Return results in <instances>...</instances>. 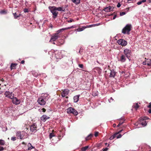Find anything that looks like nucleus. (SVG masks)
<instances>
[{
  "instance_id": "obj_23",
  "label": "nucleus",
  "mask_w": 151,
  "mask_h": 151,
  "mask_svg": "<svg viewBox=\"0 0 151 151\" xmlns=\"http://www.w3.org/2000/svg\"><path fill=\"white\" fill-rule=\"evenodd\" d=\"M21 132H17V135L18 137H20V139H22L23 138V137L21 135Z\"/></svg>"
},
{
  "instance_id": "obj_43",
  "label": "nucleus",
  "mask_w": 151,
  "mask_h": 151,
  "mask_svg": "<svg viewBox=\"0 0 151 151\" xmlns=\"http://www.w3.org/2000/svg\"><path fill=\"white\" fill-rule=\"evenodd\" d=\"M121 4L120 3H118L117 5V7L119 8L121 6Z\"/></svg>"
},
{
  "instance_id": "obj_45",
  "label": "nucleus",
  "mask_w": 151,
  "mask_h": 151,
  "mask_svg": "<svg viewBox=\"0 0 151 151\" xmlns=\"http://www.w3.org/2000/svg\"><path fill=\"white\" fill-rule=\"evenodd\" d=\"M147 107L151 109V103H150L149 104V105L147 106Z\"/></svg>"
},
{
  "instance_id": "obj_4",
  "label": "nucleus",
  "mask_w": 151,
  "mask_h": 151,
  "mask_svg": "<svg viewBox=\"0 0 151 151\" xmlns=\"http://www.w3.org/2000/svg\"><path fill=\"white\" fill-rule=\"evenodd\" d=\"M67 112L68 113H72L75 115H77L78 114L77 111L74 108L70 107L67 109Z\"/></svg>"
},
{
  "instance_id": "obj_25",
  "label": "nucleus",
  "mask_w": 151,
  "mask_h": 151,
  "mask_svg": "<svg viewBox=\"0 0 151 151\" xmlns=\"http://www.w3.org/2000/svg\"><path fill=\"white\" fill-rule=\"evenodd\" d=\"M146 0H142L141 1H139L137 3V4L138 5H139L142 4V3H144L146 2Z\"/></svg>"
},
{
  "instance_id": "obj_50",
  "label": "nucleus",
  "mask_w": 151,
  "mask_h": 151,
  "mask_svg": "<svg viewBox=\"0 0 151 151\" xmlns=\"http://www.w3.org/2000/svg\"><path fill=\"white\" fill-rule=\"evenodd\" d=\"M90 25L91 26V27L95 26V24H93Z\"/></svg>"
},
{
  "instance_id": "obj_21",
  "label": "nucleus",
  "mask_w": 151,
  "mask_h": 151,
  "mask_svg": "<svg viewBox=\"0 0 151 151\" xmlns=\"http://www.w3.org/2000/svg\"><path fill=\"white\" fill-rule=\"evenodd\" d=\"M133 107L137 110L139 107V106L137 103H136L134 104Z\"/></svg>"
},
{
  "instance_id": "obj_31",
  "label": "nucleus",
  "mask_w": 151,
  "mask_h": 151,
  "mask_svg": "<svg viewBox=\"0 0 151 151\" xmlns=\"http://www.w3.org/2000/svg\"><path fill=\"white\" fill-rule=\"evenodd\" d=\"M55 136V134L53 133H50L49 135V137L50 139H51L52 137Z\"/></svg>"
},
{
  "instance_id": "obj_36",
  "label": "nucleus",
  "mask_w": 151,
  "mask_h": 151,
  "mask_svg": "<svg viewBox=\"0 0 151 151\" xmlns=\"http://www.w3.org/2000/svg\"><path fill=\"white\" fill-rule=\"evenodd\" d=\"M99 132H95L94 134V135L95 137H97L98 136Z\"/></svg>"
},
{
  "instance_id": "obj_37",
  "label": "nucleus",
  "mask_w": 151,
  "mask_h": 151,
  "mask_svg": "<svg viewBox=\"0 0 151 151\" xmlns=\"http://www.w3.org/2000/svg\"><path fill=\"white\" fill-rule=\"evenodd\" d=\"M16 137H12L11 138V140L13 141H15L16 140Z\"/></svg>"
},
{
  "instance_id": "obj_5",
  "label": "nucleus",
  "mask_w": 151,
  "mask_h": 151,
  "mask_svg": "<svg viewBox=\"0 0 151 151\" xmlns=\"http://www.w3.org/2000/svg\"><path fill=\"white\" fill-rule=\"evenodd\" d=\"M4 95L5 97L11 99L14 97V94L12 92H10L9 91H6L4 93Z\"/></svg>"
},
{
  "instance_id": "obj_17",
  "label": "nucleus",
  "mask_w": 151,
  "mask_h": 151,
  "mask_svg": "<svg viewBox=\"0 0 151 151\" xmlns=\"http://www.w3.org/2000/svg\"><path fill=\"white\" fill-rule=\"evenodd\" d=\"M79 95H76L74 97L73 100L74 102H78L79 100Z\"/></svg>"
},
{
  "instance_id": "obj_3",
  "label": "nucleus",
  "mask_w": 151,
  "mask_h": 151,
  "mask_svg": "<svg viewBox=\"0 0 151 151\" xmlns=\"http://www.w3.org/2000/svg\"><path fill=\"white\" fill-rule=\"evenodd\" d=\"M131 27L132 26L131 24H127L123 29L122 30V32L124 34H129V32L131 30Z\"/></svg>"
},
{
  "instance_id": "obj_47",
  "label": "nucleus",
  "mask_w": 151,
  "mask_h": 151,
  "mask_svg": "<svg viewBox=\"0 0 151 151\" xmlns=\"http://www.w3.org/2000/svg\"><path fill=\"white\" fill-rule=\"evenodd\" d=\"M95 24V26H99L101 24L100 23H98V24Z\"/></svg>"
},
{
  "instance_id": "obj_62",
  "label": "nucleus",
  "mask_w": 151,
  "mask_h": 151,
  "mask_svg": "<svg viewBox=\"0 0 151 151\" xmlns=\"http://www.w3.org/2000/svg\"><path fill=\"white\" fill-rule=\"evenodd\" d=\"M127 0L128 1H131V0Z\"/></svg>"
},
{
  "instance_id": "obj_61",
  "label": "nucleus",
  "mask_w": 151,
  "mask_h": 151,
  "mask_svg": "<svg viewBox=\"0 0 151 151\" xmlns=\"http://www.w3.org/2000/svg\"><path fill=\"white\" fill-rule=\"evenodd\" d=\"M53 44H55V42H53Z\"/></svg>"
},
{
  "instance_id": "obj_20",
  "label": "nucleus",
  "mask_w": 151,
  "mask_h": 151,
  "mask_svg": "<svg viewBox=\"0 0 151 151\" xmlns=\"http://www.w3.org/2000/svg\"><path fill=\"white\" fill-rule=\"evenodd\" d=\"M65 30H67L66 28H62L58 30L56 32L58 34L60 33L61 32Z\"/></svg>"
},
{
  "instance_id": "obj_48",
  "label": "nucleus",
  "mask_w": 151,
  "mask_h": 151,
  "mask_svg": "<svg viewBox=\"0 0 151 151\" xmlns=\"http://www.w3.org/2000/svg\"><path fill=\"white\" fill-rule=\"evenodd\" d=\"M84 27H86L85 28V29L86 28H90V27H91V26H90V25H88V26H84Z\"/></svg>"
},
{
  "instance_id": "obj_22",
  "label": "nucleus",
  "mask_w": 151,
  "mask_h": 151,
  "mask_svg": "<svg viewBox=\"0 0 151 151\" xmlns=\"http://www.w3.org/2000/svg\"><path fill=\"white\" fill-rule=\"evenodd\" d=\"M73 3L76 4H79L80 2V0H71Z\"/></svg>"
},
{
  "instance_id": "obj_29",
  "label": "nucleus",
  "mask_w": 151,
  "mask_h": 151,
  "mask_svg": "<svg viewBox=\"0 0 151 151\" xmlns=\"http://www.w3.org/2000/svg\"><path fill=\"white\" fill-rule=\"evenodd\" d=\"M5 143V141L4 140L2 139H0V145H4Z\"/></svg>"
},
{
  "instance_id": "obj_59",
  "label": "nucleus",
  "mask_w": 151,
  "mask_h": 151,
  "mask_svg": "<svg viewBox=\"0 0 151 151\" xmlns=\"http://www.w3.org/2000/svg\"><path fill=\"white\" fill-rule=\"evenodd\" d=\"M50 27H51V28H52V26H50Z\"/></svg>"
},
{
  "instance_id": "obj_42",
  "label": "nucleus",
  "mask_w": 151,
  "mask_h": 151,
  "mask_svg": "<svg viewBox=\"0 0 151 151\" xmlns=\"http://www.w3.org/2000/svg\"><path fill=\"white\" fill-rule=\"evenodd\" d=\"M24 12L25 13L27 12H28V9H24Z\"/></svg>"
},
{
  "instance_id": "obj_56",
  "label": "nucleus",
  "mask_w": 151,
  "mask_h": 151,
  "mask_svg": "<svg viewBox=\"0 0 151 151\" xmlns=\"http://www.w3.org/2000/svg\"><path fill=\"white\" fill-rule=\"evenodd\" d=\"M122 131V130H121L119 131L118 133H116V134H118L119 133L121 132Z\"/></svg>"
},
{
  "instance_id": "obj_30",
  "label": "nucleus",
  "mask_w": 151,
  "mask_h": 151,
  "mask_svg": "<svg viewBox=\"0 0 151 151\" xmlns=\"http://www.w3.org/2000/svg\"><path fill=\"white\" fill-rule=\"evenodd\" d=\"M88 146H86L82 147L81 149L82 151H85L88 148Z\"/></svg>"
},
{
  "instance_id": "obj_16",
  "label": "nucleus",
  "mask_w": 151,
  "mask_h": 151,
  "mask_svg": "<svg viewBox=\"0 0 151 151\" xmlns=\"http://www.w3.org/2000/svg\"><path fill=\"white\" fill-rule=\"evenodd\" d=\"M50 117L49 116L45 115H43L41 117V120L43 122H45Z\"/></svg>"
},
{
  "instance_id": "obj_9",
  "label": "nucleus",
  "mask_w": 151,
  "mask_h": 151,
  "mask_svg": "<svg viewBox=\"0 0 151 151\" xmlns=\"http://www.w3.org/2000/svg\"><path fill=\"white\" fill-rule=\"evenodd\" d=\"M37 127L35 124H33L30 127V130L32 132H35L37 131Z\"/></svg>"
},
{
  "instance_id": "obj_51",
  "label": "nucleus",
  "mask_w": 151,
  "mask_h": 151,
  "mask_svg": "<svg viewBox=\"0 0 151 151\" xmlns=\"http://www.w3.org/2000/svg\"><path fill=\"white\" fill-rule=\"evenodd\" d=\"M123 123V122H122L121 123H119L118 125H117V126L119 127Z\"/></svg>"
},
{
  "instance_id": "obj_39",
  "label": "nucleus",
  "mask_w": 151,
  "mask_h": 151,
  "mask_svg": "<svg viewBox=\"0 0 151 151\" xmlns=\"http://www.w3.org/2000/svg\"><path fill=\"white\" fill-rule=\"evenodd\" d=\"M78 66L81 68H83V65L82 64H79Z\"/></svg>"
},
{
  "instance_id": "obj_15",
  "label": "nucleus",
  "mask_w": 151,
  "mask_h": 151,
  "mask_svg": "<svg viewBox=\"0 0 151 151\" xmlns=\"http://www.w3.org/2000/svg\"><path fill=\"white\" fill-rule=\"evenodd\" d=\"M113 8L112 6H108L105 8L104 11L106 12H109L113 10Z\"/></svg>"
},
{
  "instance_id": "obj_33",
  "label": "nucleus",
  "mask_w": 151,
  "mask_h": 151,
  "mask_svg": "<svg viewBox=\"0 0 151 151\" xmlns=\"http://www.w3.org/2000/svg\"><path fill=\"white\" fill-rule=\"evenodd\" d=\"M75 27H74L73 26H71L70 27H66V28L67 29H71L72 28H74Z\"/></svg>"
},
{
  "instance_id": "obj_60",
  "label": "nucleus",
  "mask_w": 151,
  "mask_h": 151,
  "mask_svg": "<svg viewBox=\"0 0 151 151\" xmlns=\"http://www.w3.org/2000/svg\"><path fill=\"white\" fill-rule=\"evenodd\" d=\"M80 50L79 51V53H80Z\"/></svg>"
},
{
  "instance_id": "obj_44",
  "label": "nucleus",
  "mask_w": 151,
  "mask_h": 151,
  "mask_svg": "<svg viewBox=\"0 0 151 151\" xmlns=\"http://www.w3.org/2000/svg\"><path fill=\"white\" fill-rule=\"evenodd\" d=\"M67 21L68 22L70 23L72 22L73 21V20L72 19H71L70 20H68Z\"/></svg>"
},
{
  "instance_id": "obj_24",
  "label": "nucleus",
  "mask_w": 151,
  "mask_h": 151,
  "mask_svg": "<svg viewBox=\"0 0 151 151\" xmlns=\"http://www.w3.org/2000/svg\"><path fill=\"white\" fill-rule=\"evenodd\" d=\"M93 136L92 134H89L86 138V140H88L90 139H91V137H92Z\"/></svg>"
},
{
  "instance_id": "obj_18",
  "label": "nucleus",
  "mask_w": 151,
  "mask_h": 151,
  "mask_svg": "<svg viewBox=\"0 0 151 151\" xmlns=\"http://www.w3.org/2000/svg\"><path fill=\"white\" fill-rule=\"evenodd\" d=\"M115 73L114 70H111L110 73V76L111 77L114 78L115 75Z\"/></svg>"
},
{
  "instance_id": "obj_63",
  "label": "nucleus",
  "mask_w": 151,
  "mask_h": 151,
  "mask_svg": "<svg viewBox=\"0 0 151 151\" xmlns=\"http://www.w3.org/2000/svg\"><path fill=\"white\" fill-rule=\"evenodd\" d=\"M111 99H112V98H111Z\"/></svg>"
},
{
  "instance_id": "obj_38",
  "label": "nucleus",
  "mask_w": 151,
  "mask_h": 151,
  "mask_svg": "<svg viewBox=\"0 0 151 151\" xmlns=\"http://www.w3.org/2000/svg\"><path fill=\"white\" fill-rule=\"evenodd\" d=\"M122 136V135L121 134H119L118 135L116 136V138L117 139L121 138Z\"/></svg>"
},
{
  "instance_id": "obj_2",
  "label": "nucleus",
  "mask_w": 151,
  "mask_h": 151,
  "mask_svg": "<svg viewBox=\"0 0 151 151\" xmlns=\"http://www.w3.org/2000/svg\"><path fill=\"white\" fill-rule=\"evenodd\" d=\"M48 9L53 15L52 17L55 19L58 14V12L56 9V7L55 6H49Z\"/></svg>"
},
{
  "instance_id": "obj_32",
  "label": "nucleus",
  "mask_w": 151,
  "mask_h": 151,
  "mask_svg": "<svg viewBox=\"0 0 151 151\" xmlns=\"http://www.w3.org/2000/svg\"><path fill=\"white\" fill-rule=\"evenodd\" d=\"M126 14L125 12H121L120 13V16H122L125 14Z\"/></svg>"
},
{
  "instance_id": "obj_11",
  "label": "nucleus",
  "mask_w": 151,
  "mask_h": 151,
  "mask_svg": "<svg viewBox=\"0 0 151 151\" xmlns=\"http://www.w3.org/2000/svg\"><path fill=\"white\" fill-rule=\"evenodd\" d=\"M149 119V118L148 117H147L146 116H145V117H141V119H140L141 121H142V120L144 121L143 122H142L141 123V124L142 126H145L147 125V123L146 121L145 120H147V119Z\"/></svg>"
},
{
  "instance_id": "obj_14",
  "label": "nucleus",
  "mask_w": 151,
  "mask_h": 151,
  "mask_svg": "<svg viewBox=\"0 0 151 151\" xmlns=\"http://www.w3.org/2000/svg\"><path fill=\"white\" fill-rule=\"evenodd\" d=\"M126 58L125 55H122L121 56L119 60L120 61L122 62H124L126 61Z\"/></svg>"
},
{
  "instance_id": "obj_6",
  "label": "nucleus",
  "mask_w": 151,
  "mask_h": 151,
  "mask_svg": "<svg viewBox=\"0 0 151 151\" xmlns=\"http://www.w3.org/2000/svg\"><path fill=\"white\" fill-rule=\"evenodd\" d=\"M124 53L126 57L129 59L131 55V51L128 49H126L124 51Z\"/></svg>"
},
{
  "instance_id": "obj_35",
  "label": "nucleus",
  "mask_w": 151,
  "mask_h": 151,
  "mask_svg": "<svg viewBox=\"0 0 151 151\" xmlns=\"http://www.w3.org/2000/svg\"><path fill=\"white\" fill-rule=\"evenodd\" d=\"M29 144L31 145V146L28 148V150H31L32 149L34 148V147L31 145V144L30 143Z\"/></svg>"
},
{
  "instance_id": "obj_54",
  "label": "nucleus",
  "mask_w": 151,
  "mask_h": 151,
  "mask_svg": "<svg viewBox=\"0 0 151 151\" xmlns=\"http://www.w3.org/2000/svg\"><path fill=\"white\" fill-rule=\"evenodd\" d=\"M148 112L149 113H151V109H150L148 111Z\"/></svg>"
},
{
  "instance_id": "obj_12",
  "label": "nucleus",
  "mask_w": 151,
  "mask_h": 151,
  "mask_svg": "<svg viewBox=\"0 0 151 151\" xmlns=\"http://www.w3.org/2000/svg\"><path fill=\"white\" fill-rule=\"evenodd\" d=\"M143 65H147L151 67V59H147L145 62H143Z\"/></svg>"
},
{
  "instance_id": "obj_1",
  "label": "nucleus",
  "mask_w": 151,
  "mask_h": 151,
  "mask_svg": "<svg viewBox=\"0 0 151 151\" xmlns=\"http://www.w3.org/2000/svg\"><path fill=\"white\" fill-rule=\"evenodd\" d=\"M48 95L47 93H45L42 95L38 99L37 102L38 104L41 105H45L46 101L48 100Z\"/></svg>"
},
{
  "instance_id": "obj_27",
  "label": "nucleus",
  "mask_w": 151,
  "mask_h": 151,
  "mask_svg": "<svg viewBox=\"0 0 151 151\" xmlns=\"http://www.w3.org/2000/svg\"><path fill=\"white\" fill-rule=\"evenodd\" d=\"M56 9L57 11H64V9H63V8L61 7H56Z\"/></svg>"
},
{
  "instance_id": "obj_55",
  "label": "nucleus",
  "mask_w": 151,
  "mask_h": 151,
  "mask_svg": "<svg viewBox=\"0 0 151 151\" xmlns=\"http://www.w3.org/2000/svg\"><path fill=\"white\" fill-rule=\"evenodd\" d=\"M24 60H22V61H21V63L22 64H24Z\"/></svg>"
},
{
  "instance_id": "obj_8",
  "label": "nucleus",
  "mask_w": 151,
  "mask_h": 151,
  "mask_svg": "<svg viewBox=\"0 0 151 151\" xmlns=\"http://www.w3.org/2000/svg\"><path fill=\"white\" fill-rule=\"evenodd\" d=\"M58 34L57 33H55L51 36L50 42H51V41H55L58 39Z\"/></svg>"
},
{
  "instance_id": "obj_64",
  "label": "nucleus",
  "mask_w": 151,
  "mask_h": 151,
  "mask_svg": "<svg viewBox=\"0 0 151 151\" xmlns=\"http://www.w3.org/2000/svg\"><path fill=\"white\" fill-rule=\"evenodd\" d=\"M150 103H151V102Z\"/></svg>"
},
{
  "instance_id": "obj_10",
  "label": "nucleus",
  "mask_w": 151,
  "mask_h": 151,
  "mask_svg": "<svg viewBox=\"0 0 151 151\" xmlns=\"http://www.w3.org/2000/svg\"><path fill=\"white\" fill-rule=\"evenodd\" d=\"M12 99V103L16 104L17 105L19 104L21 102V101L19 99H18L16 97H14Z\"/></svg>"
},
{
  "instance_id": "obj_7",
  "label": "nucleus",
  "mask_w": 151,
  "mask_h": 151,
  "mask_svg": "<svg viewBox=\"0 0 151 151\" xmlns=\"http://www.w3.org/2000/svg\"><path fill=\"white\" fill-rule=\"evenodd\" d=\"M117 43L120 45L123 46H125L127 44V42L125 40L123 39H120L117 41Z\"/></svg>"
},
{
  "instance_id": "obj_46",
  "label": "nucleus",
  "mask_w": 151,
  "mask_h": 151,
  "mask_svg": "<svg viewBox=\"0 0 151 151\" xmlns=\"http://www.w3.org/2000/svg\"><path fill=\"white\" fill-rule=\"evenodd\" d=\"M108 150V149L107 148H104L102 149L103 151H107Z\"/></svg>"
},
{
  "instance_id": "obj_28",
  "label": "nucleus",
  "mask_w": 151,
  "mask_h": 151,
  "mask_svg": "<svg viewBox=\"0 0 151 151\" xmlns=\"http://www.w3.org/2000/svg\"><path fill=\"white\" fill-rule=\"evenodd\" d=\"M117 134H115L111 136L109 138L110 140H112L114 138L116 137V135Z\"/></svg>"
},
{
  "instance_id": "obj_13",
  "label": "nucleus",
  "mask_w": 151,
  "mask_h": 151,
  "mask_svg": "<svg viewBox=\"0 0 151 151\" xmlns=\"http://www.w3.org/2000/svg\"><path fill=\"white\" fill-rule=\"evenodd\" d=\"M69 90L68 89H65L61 93L62 96L64 97L67 96L69 93Z\"/></svg>"
},
{
  "instance_id": "obj_40",
  "label": "nucleus",
  "mask_w": 151,
  "mask_h": 151,
  "mask_svg": "<svg viewBox=\"0 0 151 151\" xmlns=\"http://www.w3.org/2000/svg\"><path fill=\"white\" fill-rule=\"evenodd\" d=\"M6 13V12L4 11H2L0 12V14H4Z\"/></svg>"
},
{
  "instance_id": "obj_41",
  "label": "nucleus",
  "mask_w": 151,
  "mask_h": 151,
  "mask_svg": "<svg viewBox=\"0 0 151 151\" xmlns=\"http://www.w3.org/2000/svg\"><path fill=\"white\" fill-rule=\"evenodd\" d=\"M16 15V13H15L14 14V17L15 18H17V17H19V16H17Z\"/></svg>"
},
{
  "instance_id": "obj_52",
  "label": "nucleus",
  "mask_w": 151,
  "mask_h": 151,
  "mask_svg": "<svg viewBox=\"0 0 151 151\" xmlns=\"http://www.w3.org/2000/svg\"><path fill=\"white\" fill-rule=\"evenodd\" d=\"M116 15H115L114 16V17H113V19H115L116 18Z\"/></svg>"
},
{
  "instance_id": "obj_26",
  "label": "nucleus",
  "mask_w": 151,
  "mask_h": 151,
  "mask_svg": "<svg viewBox=\"0 0 151 151\" xmlns=\"http://www.w3.org/2000/svg\"><path fill=\"white\" fill-rule=\"evenodd\" d=\"M17 64H14L12 63L11 64V69H14L15 68V67L17 65Z\"/></svg>"
},
{
  "instance_id": "obj_53",
  "label": "nucleus",
  "mask_w": 151,
  "mask_h": 151,
  "mask_svg": "<svg viewBox=\"0 0 151 151\" xmlns=\"http://www.w3.org/2000/svg\"><path fill=\"white\" fill-rule=\"evenodd\" d=\"M42 110L43 112H45L46 111V109L44 108H43Z\"/></svg>"
},
{
  "instance_id": "obj_34",
  "label": "nucleus",
  "mask_w": 151,
  "mask_h": 151,
  "mask_svg": "<svg viewBox=\"0 0 151 151\" xmlns=\"http://www.w3.org/2000/svg\"><path fill=\"white\" fill-rule=\"evenodd\" d=\"M129 8L128 7L127 8L124 9V11H125V12H126V13H127L129 10Z\"/></svg>"
},
{
  "instance_id": "obj_57",
  "label": "nucleus",
  "mask_w": 151,
  "mask_h": 151,
  "mask_svg": "<svg viewBox=\"0 0 151 151\" xmlns=\"http://www.w3.org/2000/svg\"><path fill=\"white\" fill-rule=\"evenodd\" d=\"M113 127H114L116 126V124H113Z\"/></svg>"
},
{
  "instance_id": "obj_49",
  "label": "nucleus",
  "mask_w": 151,
  "mask_h": 151,
  "mask_svg": "<svg viewBox=\"0 0 151 151\" xmlns=\"http://www.w3.org/2000/svg\"><path fill=\"white\" fill-rule=\"evenodd\" d=\"M4 150V148L3 147H0V151H2Z\"/></svg>"
},
{
  "instance_id": "obj_19",
  "label": "nucleus",
  "mask_w": 151,
  "mask_h": 151,
  "mask_svg": "<svg viewBox=\"0 0 151 151\" xmlns=\"http://www.w3.org/2000/svg\"><path fill=\"white\" fill-rule=\"evenodd\" d=\"M85 28L86 27H84V26H83L82 27L80 28L76 29L75 30V31L77 32L81 31L83 30L84 29H85Z\"/></svg>"
},
{
  "instance_id": "obj_58",
  "label": "nucleus",
  "mask_w": 151,
  "mask_h": 151,
  "mask_svg": "<svg viewBox=\"0 0 151 151\" xmlns=\"http://www.w3.org/2000/svg\"><path fill=\"white\" fill-rule=\"evenodd\" d=\"M105 145H108V143H105Z\"/></svg>"
}]
</instances>
